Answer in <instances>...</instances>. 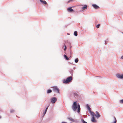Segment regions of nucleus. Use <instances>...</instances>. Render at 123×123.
Returning a JSON list of instances; mask_svg holds the SVG:
<instances>
[{
    "mask_svg": "<svg viewBox=\"0 0 123 123\" xmlns=\"http://www.w3.org/2000/svg\"><path fill=\"white\" fill-rule=\"evenodd\" d=\"M77 108H78L77 112L78 113H79L80 110V105L79 104H78L77 102H74L72 105V108L74 111H76Z\"/></svg>",
    "mask_w": 123,
    "mask_h": 123,
    "instance_id": "1",
    "label": "nucleus"
},
{
    "mask_svg": "<svg viewBox=\"0 0 123 123\" xmlns=\"http://www.w3.org/2000/svg\"><path fill=\"white\" fill-rule=\"evenodd\" d=\"M72 77L70 76L67 78L66 79H64L63 80V83H67L70 82L72 80Z\"/></svg>",
    "mask_w": 123,
    "mask_h": 123,
    "instance_id": "2",
    "label": "nucleus"
},
{
    "mask_svg": "<svg viewBox=\"0 0 123 123\" xmlns=\"http://www.w3.org/2000/svg\"><path fill=\"white\" fill-rule=\"evenodd\" d=\"M57 100V99L55 97H52L50 99L51 102L52 104L55 103Z\"/></svg>",
    "mask_w": 123,
    "mask_h": 123,
    "instance_id": "3",
    "label": "nucleus"
},
{
    "mask_svg": "<svg viewBox=\"0 0 123 123\" xmlns=\"http://www.w3.org/2000/svg\"><path fill=\"white\" fill-rule=\"evenodd\" d=\"M53 90L54 92L58 93H59V90L56 86H54L52 87Z\"/></svg>",
    "mask_w": 123,
    "mask_h": 123,
    "instance_id": "4",
    "label": "nucleus"
},
{
    "mask_svg": "<svg viewBox=\"0 0 123 123\" xmlns=\"http://www.w3.org/2000/svg\"><path fill=\"white\" fill-rule=\"evenodd\" d=\"M116 76L118 78L120 79L123 78V74L121 75L119 74H118L116 75Z\"/></svg>",
    "mask_w": 123,
    "mask_h": 123,
    "instance_id": "5",
    "label": "nucleus"
},
{
    "mask_svg": "<svg viewBox=\"0 0 123 123\" xmlns=\"http://www.w3.org/2000/svg\"><path fill=\"white\" fill-rule=\"evenodd\" d=\"M95 116L97 118H98L99 117H100V115L99 114L98 112V111H96V114L95 115Z\"/></svg>",
    "mask_w": 123,
    "mask_h": 123,
    "instance_id": "6",
    "label": "nucleus"
},
{
    "mask_svg": "<svg viewBox=\"0 0 123 123\" xmlns=\"http://www.w3.org/2000/svg\"><path fill=\"white\" fill-rule=\"evenodd\" d=\"M72 7H70L68 8L67 9V11L69 12H72L74 11V10L73 9H72Z\"/></svg>",
    "mask_w": 123,
    "mask_h": 123,
    "instance_id": "7",
    "label": "nucleus"
},
{
    "mask_svg": "<svg viewBox=\"0 0 123 123\" xmlns=\"http://www.w3.org/2000/svg\"><path fill=\"white\" fill-rule=\"evenodd\" d=\"M93 6L95 9H98L99 8V7L97 5L95 4H93L92 5Z\"/></svg>",
    "mask_w": 123,
    "mask_h": 123,
    "instance_id": "8",
    "label": "nucleus"
},
{
    "mask_svg": "<svg viewBox=\"0 0 123 123\" xmlns=\"http://www.w3.org/2000/svg\"><path fill=\"white\" fill-rule=\"evenodd\" d=\"M68 119L72 122H74V120L71 117H68Z\"/></svg>",
    "mask_w": 123,
    "mask_h": 123,
    "instance_id": "9",
    "label": "nucleus"
},
{
    "mask_svg": "<svg viewBox=\"0 0 123 123\" xmlns=\"http://www.w3.org/2000/svg\"><path fill=\"white\" fill-rule=\"evenodd\" d=\"M91 121L93 122H96V120L95 119L94 117H92L91 119Z\"/></svg>",
    "mask_w": 123,
    "mask_h": 123,
    "instance_id": "10",
    "label": "nucleus"
},
{
    "mask_svg": "<svg viewBox=\"0 0 123 123\" xmlns=\"http://www.w3.org/2000/svg\"><path fill=\"white\" fill-rule=\"evenodd\" d=\"M87 5H84L83 7L82 8V10H85L87 9Z\"/></svg>",
    "mask_w": 123,
    "mask_h": 123,
    "instance_id": "11",
    "label": "nucleus"
},
{
    "mask_svg": "<svg viewBox=\"0 0 123 123\" xmlns=\"http://www.w3.org/2000/svg\"><path fill=\"white\" fill-rule=\"evenodd\" d=\"M40 2L43 3L44 4H46L47 3L44 0H40Z\"/></svg>",
    "mask_w": 123,
    "mask_h": 123,
    "instance_id": "12",
    "label": "nucleus"
},
{
    "mask_svg": "<svg viewBox=\"0 0 123 123\" xmlns=\"http://www.w3.org/2000/svg\"><path fill=\"white\" fill-rule=\"evenodd\" d=\"M86 106L88 109L89 111H90L91 108L89 106V105L87 104L86 105Z\"/></svg>",
    "mask_w": 123,
    "mask_h": 123,
    "instance_id": "13",
    "label": "nucleus"
},
{
    "mask_svg": "<svg viewBox=\"0 0 123 123\" xmlns=\"http://www.w3.org/2000/svg\"><path fill=\"white\" fill-rule=\"evenodd\" d=\"M91 114L92 117H94V116H95V114L93 112H91Z\"/></svg>",
    "mask_w": 123,
    "mask_h": 123,
    "instance_id": "14",
    "label": "nucleus"
},
{
    "mask_svg": "<svg viewBox=\"0 0 123 123\" xmlns=\"http://www.w3.org/2000/svg\"><path fill=\"white\" fill-rule=\"evenodd\" d=\"M74 34L75 36H77L78 35L77 32L76 31H75L74 32Z\"/></svg>",
    "mask_w": 123,
    "mask_h": 123,
    "instance_id": "15",
    "label": "nucleus"
},
{
    "mask_svg": "<svg viewBox=\"0 0 123 123\" xmlns=\"http://www.w3.org/2000/svg\"><path fill=\"white\" fill-rule=\"evenodd\" d=\"M64 57L66 58V59L67 60H69V59L68 58L66 55H64Z\"/></svg>",
    "mask_w": 123,
    "mask_h": 123,
    "instance_id": "16",
    "label": "nucleus"
},
{
    "mask_svg": "<svg viewBox=\"0 0 123 123\" xmlns=\"http://www.w3.org/2000/svg\"><path fill=\"white\" fill-rule=\"evenodd\" d=\"M52 92V91L50 89L48 90L47 91V93H50Z\"/></svg>",
    "mask_w": 123,
    "mask_h": 123,
    "instance_id": "17",
    "label": "nucleus"
},
{
    "mask_svg": "<svg viewBox=\"0 0 123 123\" xmlns=\"http://www.w3.org/2000/svg\"><path fill=\"white\" fill-rule=\"evenodd\" d=\"M48 107H49V106H48L46 108V109L45 111V112L44 113V115L46 114V113L47 112V111L48 108Z\"/></svg>",
    "mask_w": 123,
    "mask_h": 123,
    "instance_id": "18",
    "label": "nucleus"
},
{
    "mask_svg": "<svg viewBox=\"0 0 123 123\" xmlns=\"http://www.w3.org/2000/svg\"><path fill=\"white\" fill-rule=\"evenodd\" d=\"M78 61H79L78 59V58H77L75 60V62L76 63H77L78 62Z\"/></svg>",
    "mask_w": 123,
    "mask_h": 123,
    "instance_id": "19",
    "label": "nucleus"
},
{
    "mask_svg": "<svg viewBox=\"0 0 123 123\" xmlns=\"http://www.w3.org/2000/svg\"><path fill=\"white\" fill-rule=\"evenodd\" d=\"M74 96L75 97V96H77L78 95L77 94V93H74Z\"/></svg>",
    "mask_w": 123,
    "mask_h": 123,
    "instance_id": "20",
    "label": "nucleus"
},
{
    "mask_svg": "<svg viewBox=\"0 0 123 123\" xmlns=\"http://www.w3.org/2000/svg\"><path fill=\"white\" fill-rule=\"evenodd\" d=\"M74 0H69V1H68V3H69L70 2H73V1H74Z\"/></svg>",
    "mask_w": 123,
    "mask_h": 123,
    "instance_id": "21",
    "label": "nucleus"
},
{
    "mask_svg": "<svg viewBox=\"0 0 123 123\" xmlns=\"http://www.w3.org/2000/svg\"><path fill=\"white\" fill-rule=\"evenodd\" d=\"M100 24H99L98 25H97L96 26V27L97 28H98L99 27V26H100Z\"/></svg>",
    "mask_w": 123,
    "mask_h": 123,
    "instance_id": "22",
    "label": "nucleus"
},
{
    "mask_svg": "<svg viewBox=\"0 0 123 123\" xmlns=\"http://www.w3.org/2000/svg\"><path fill=\"white\" fill-rule=\"evenodd\" d=\"M64 47H65V48L64 49V50L65 51L66 50V49L67 47L65 44H64Z\"/></svg>",
    "mask_w": 123,
    "mask_h": 123,
    "instance_id": "23",
    "label": "nucleus"
},
{
    "mask_svg": "<svg viewBox=\"0 0 123 123\" xmlns=\"http://www.w3.org/2000/svg\"><path fill=\"white\" fill-rule=\"evenodd\" d=\"M120 102L122 103H123V99L120 100Z\"/></svg>",
    "mask_w": 123,
    "mask_h": 123,
    "instance_id": "24",
    "label": "nucleus"
},
{
    "mask_svg": "<svg viewBox=\"0 0 123 123\" xmlns=\"http://www.w3.org/2000/svg\"><path fill=\"white\" fill-rule=\"evenodd\" d=\"M82 122L83 123H87L86 122V121H85L84 120H82Z\"/></svg>",
    "mask_w": 123,
    "mask_h": 123,
    "instance_id": "25",
    "label": "nucleus"
},
{
    "mask_svg": "<svg viewBox=\"0 0 123 123\" xmlns=\"http://www.w3.org/2000/svg\"><path fill=\"white\" fill-rule=\"evenodd\" d=\"M121 58L122 59H123V55L122 56V57H121Z\"/></svg>",
    "mask_w": 123,
    "mask_h": 123,
    "instance_id": "26",
    "label": "nucleus"
},
{
    "mask_svg": "<svg viewBox=\"0 0 123 123\" xmlns=\"http://www.w3.org/2000/svg\"><path fill=\"white\" fill-rule=\"evenodd\" d=\"M13 111H14L13 110H11V112H13Z\"/></svg>",
    "mask_w": 123,
    "mask_h": 123,
    "instance_id": "27",
    "label": "nucleus"
},
{
    "mask_svg": "<svg viewBox=\"0 0 123 123\" xmlns=\"http://www.w3.org/2000/svg\"><path fill=\"white\" fill-rule=\"evenodd\" d=\"M1 116H0V118H1Z\"/></svg>",
    "mask_w": 123,
    "mask_h": 123,
    "instance_id": "28",
    "label": "nucleus"
},
{
    "mask_svg": "<svg viewBox=\"0 0 123 123\" xmlns=\"http://www.w3.org/2000/svg\"><path fill=\"white\" fill-rule=\"evenodd\" d=\"M105 44H106V43L105 42Z\"/></svg>",
    "mask_w": 123,
    "mask_h": 123,
    "instance_id": "29",
    "label": "nucleus"
}]
</instances>
